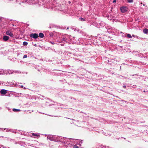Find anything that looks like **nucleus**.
<instances>
[{"label": "nucleus", "mask_w": 148, "mask_h": 148, "mask_svg": "<svg viewBox=\"0 0 148 148\" xmlns=\"http://www.w3.org/2000/svg\"><path fill=\"white\" fill-rule=\"evenodd\" d=\"M132 36L133 37H135V36H134V35H132Z\"/></svg>", "instance_id": "18"}, {"label": "nucleus", "mask_w": 148, "mask_h": 148, "mask_svg": "<svg viewBox=\"0 0 148 148\" xmlns=\"http://www.w3.org/2000/svg\"><path fill=\"white\" fill-rule=\"evenodd\" d=\"M127 36L128 38H132V36L130 34H127Z\"/></svg>", "instance_id": "10"}, {"label": "nucleus", "mask_w": 148, "mask_h": 148, "mask_svg": "<svg viewBox=\"0 0 148 148\" xmlns=\"http://www.w3.org/2000/svg\"><path fill=\"white\" fill-rule=\"evenodd\" d=\"M21 87H22V88H23V86H21Z\"/></svg>", "instance_id": "19"}, {"label": "nucleus", "mask_w": 148, "mask_h": 148, "mask_svg": "<svg viewBox=\"0 0 148 148\" xmlns=\"http://www.w3.org/2000/svg\"><path fill=\"white\" fill-rule=\"evenodd\" d=\"M128 8L126 6H123L120 8V10L122 13H125L127 11Z\"/></svg>", "instance_id": "1"}, {"label": "nucleus", "mask_w": 148, "mask_h": 148, "mask_svg": "<svg viewBox=\"0 0 148 148\" xmlns=\"http://www.w3.org/2000/svg\"><path fill=\"white\" fill-rule=\"evenodd\" d=\"M123 87L124 88H126V86H123Z\"/></svg>", "instance_id": "17"}, {"label": "nucleus", "mask_w": 148, "mask_h": 148, "mask_svg": "<svg viewBox=\"0 0 148 148\" xmlns=\"http://www.w3.org/2000/svg\"><path fill=\"white\" fill-rule=\"evenodd\" d=\"M143 32L145 34H147L148 33V29H145L143 30Z\"/></svg>", "instance_id": "6"}, {"label": "nucleus", "mask_w": 148, "mask_h": 148, "mask_svg": "<svg viewBox=\"0 0 148 148\" xmlns=\"http://www.w3.org/2000/svg\"><path fill=\"white\" fill-rule=\"evenodd\" d=\"M0 92L1 94H5L7 93V91L6 90L2 89L1 90Z\"/></svg>", "instance_id": "4"}, {"label": "nucleus", "mask_w": 148, "mask_h": 148, "mask_svg": "<svg viewBox=\"0 0 148 148\" xmlns=\"http://www.w3.org/2000/svg\"><path fill=\"white\" fill-rule=\"evenodd\" d=\"M9 37L7 36H5L3 37V39L5 41H7L9 39Z\"/></svg>", "instance_id": "5"}, {"label": "nucleus", "mask_w": 148, "mask_h": 148, "mask_svg": "<svg viewBox=\"0 0 148 148\" xmlns=\"http://www.w3.org/2000/svg\"><path fill=\"white\" fill-rule=\"evenodd\" d=\"M116 0H114L113 1V3H115L116 2Z\"/></svg>", "instance_id": "16"}, {"label": "nucleus", "mask_w": 148, "mask_h": 148, "mask_svg": "<svg viewBox=\"0 0 148 148\" xmlns=\"http://www.w3.org/2000/svg\"><path fill=\"white\" fill-rule=\"evenodd\" d=\"M39 36L41 38H42L44 37V34L42 33H40L39 34Z\"/></svg>", "instance_id": "7"}, {"label": "nucleus", "mask_w": 148, "mask_h": 148, "mask_svg": "<svg viewBox=\"0 0 148 148\" xmlns=\"http://www.w3.org/2000/svg\"><path fill=\"white\" fill-rule=\"evenodd\" d=\"M30 36L31 37L35 39L37 38L38 37V34L36 33L31 34H30Z\"/></svg>", "instance_id": "2"}, {"label": "nucleus", "mask_w": 148, "mask_h": 148, "mask_svg": "<svg viewBox=\"0 0 148 148\" xmlns=\"http://www.w3.org/2000/svg\"><path fill=\"white\" fill-rule=\"evenodd\" d=\"M6 34L11 37H13V34L10 31H8L6 32Z\"/></svg>", "instance_id": "3"}, {"label": "nucleus", "mask_w": 148, "mask_h": 148, "mask_svg": "<svg viewBox=\"0 0 148 148\" xmlns=\"http://www.w3.org/2000/svg\"><path fill=\"white\" fill-rule=\"evenodd\" d=\"M80 19V20L81 21H82V20H84V19L83 18H79Z\"/></svg>", "instance_id": "15"}, {"label": "nucleus", "mask_w": 148, "mask_h": 148, "mask_svg": "<svg viewBox=\"0 0 148 148\" xmlns=\"http://www.w3.org/2000/svg\"><path fill=\"white\" fill-rule=\"evenodd\" d=\"M28 43L27 42H24L23 43V45L24 46L27 45Z\"/></svg>", "instance_id": "9"}, {"label": "nucleus", "mask_w": 148, "mask_h": 148, "mask_svg": "<svg viewBox=\"0 0 148 148\" xmlns=\"http://www.w3.org/2000/svg\"><path fill=\"white\" fill-rule=\"evenodd\" d=\"M27 55H24V56H23V58H27Z\"/></svg>", "instance_id": "12"}, {"label": "nucleus", "mask_w": 148, "mask_h": 148, "mask_svg": "<svg viewBox=\"0 0 148 148\" xmlns=\"http://www.w3.org/2000/svg\"><path fill=\"white\" fill-rule=\"evenodd\" d=\"M127 1L128 3H132L133 1V0H127Z\"/></svg>", "instance_id": "11"}, {"label": "nucleus", "mask_w": 148, "mask_h": 148, "mask_svg": "<svg viewBox=\"0 0 148 148\" xmlns=\"http://www.w3.org/2000/svg\"><path fill=\"white\" fill-rule=\"evenodd\" d=\"M73 148H78V146H75L73 147Z\"/></svg>", "instance_id": "14"}, {"label": "nucleus", "mask_w": 148, "mask_h": 148, "mask_svg": "<svg viewBox=\"0 0 148 148\" xmlns=\"http://www.w3.org/2000/svg\"><path fill=\"white\" fill-rule=\"evenodd\" d=\"M13 110L14 112H19L20 111V109H13Z\"/></svg>", "instance_id": "8"}, {"label": "nucleus", "mask_w": 148, "mask_h": 148, "mask_svg": "<svg viewBox=\"0 0 148 148\" xmlns=\"http://www.w3.org/2000/svg\"><path fill=\"white\" fill-rule=\"evenodd\" d=\"M33 135H34V136H39V135H38V134H33Z\"/></svg>", "instance_id": "13"}]
</instances>
